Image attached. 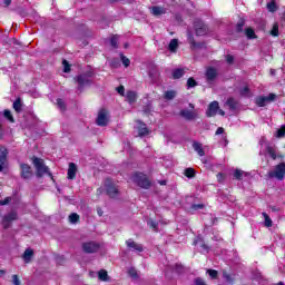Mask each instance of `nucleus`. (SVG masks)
I'll use <instances>...</instances> for the list:
<instances>
[{
	"instance_id": "nucleus-1",
	"label": "nucleus",
	"mask_w": 285,
	"mask_h": 285,
	"mask_svg": "<svg viewBox=\"0 0 285 285\" xmlns=\"http://www.w3.org/2000/svg\"><path fill=\"white\" fill-rule=\"evenodd\" d=\"M92 77H95V71H85L79 73L73 78V81L78 85V90L83 92L85 88H90L92 86Z\"/></svg>"
},
{
	"instance_id": "nucleus-2",
	"label": "nucleus",
	"mask_w": 285,
	"mask_h": 285,
	"mask_svg": "<svg viewBox=\"0 0 285 285\" xmlns=\"http://www.w3.org/2000/svg\"><path fill=\"white\" fill-rule=\"evenodd\" d=\"M31 161L36 168L37 177H43V175H48L52 179V173H50V168H48V166H46V163L43 161V159H41L37 156H33L31 158Z\"/></svg>"
},
{
	"instance_id": "nucleus-3",
	"label": "nucleus",
	"mask_w": 285,
	"mask_h": 285,
	"mask_svg": "<svg viewBox=\"0 0 285 285\" xmlns=\"http://www.w3.org/2000/svg\"><path fill=\"white\" fill-rule=\"evenodd\" d=\"M132 181L144 190H148L150 186H153V183H150V179L148 178V176L141 171H136L132 175Z\"/></svg>"
},
{
	"instance_id": "nucleus-4",
	"label": "nucleus",
	"mask_w": 285,
	"mask_h": 285,
	"mask_svg": "<svg viewBox=\"0 0 285 285\" xmlns=\"http://www.w3.org/2000/svg\"><path fill=\"white\" fill-rule=\"evenodd\" d=\"M105 190L106 195H108L110 199H117V197H119V186L115 184V180H112V178L105 179Z\"/></svg>"
},
{
	"instance_id": "nucleus-5",
	"label": "nucleus",
	"mask_w": 285,
	"mask_h": 285,
	"mask_svg": "<svg viewBox=\"0 0 285 285\" xmlns=\"http://www.w3.org/2000/svg\"><path fill=\"white\" fill-rule=\"evenodd\" d=\"M81 248L87 255H95V253L101 250V244L95 240H88L82 243Z\"/></svg>"
},
{
	"instance_id": "nucleus-6",
	"label": "nucleus",
	"mask_w": 285,
	"mask_h": 285,
	"mask_svg": "<svg viewBox=\"0 0 285 285\" xmlns=\"http://www.w3.org/2000/svg\"><path fill=\"white\" fill-rule=\"evenodd\" d=\"M268 177H271V179L275 178L278 179V181H284L285 163H279L278 165H276L275 169L268 173Z\"/></svg>"
},
{
	"instance_id": "nucleus-7",
	"label": "nucleus",
	"mask_w": 285,
	"mask_h": 285,
	"mask_svg": "<svg viewBox=\"0 0 285 285\" xmlns=\"http://www.w3.org/2000/svg\"><path fill=\"white\" fill-rule=\"evenodd\" d=\"M275 99H277V95L269 94L268 96L256 97L255 104L258 108H264L267 104H271V101H275Z\"/></svg>"
},
{
	"instance_id": "nucleus-8",
	"label": "nucleus",
	"mask_w": 285,
	"mask_h": 285,
	"mask_svg": "<svg viewBox=\"0 0 285 285\" xmlns=\"http://www.w3.org/2000/svg\"><path fill=\"white\" fill-rule=\"evenodd\" d=\"M194 28L197 37H205V35H208V24L204 23L202 20H195Z\"/></svg>"
},
{
	"instance_id": "nucleus-9",
	"label": "nucleus",
	"mask_w": 285,
	"mask_h": 285,
	"mask_svg": "<svg viewBox=\"0 0 285 285\" xmlns=\"http://www.w3.org/2000/svg\"><path fill=\"white\" fill-rule=\"evenodd\" d=\"M19 219V215L17 212H11L8 215L2 217V226L6 230L12 226V222H17Z\"/></svg>"
},
{
	"instance_id": "nucleus-10",
	"label": "nucleus",
	"mask_w": 285,
	"mask_h": 285,
	"mask_svg": "<svg viewBox=\"0 0 285 285\" xmlns=\"http://www.w3.org/2000/svg\"><path fill=\"white\" fill-rule=\"evenodd\" d=\"M8 148L6 146H0V173H3L8 168Z\"/></svg>"
},
{
	"instance_id": "nucleus-11",
	"label": "nucleus",
	"mask_w": 285,
	"mask_h": 285,
	"mask_svg": "<svg viewBox=\"0 0 285 285\" xmlns=\"http://www.w3.org/2000/svg\"><path fill=\"white\" fill-rule=\"evenodd\" d=\"M96 124H97V126H100L102 128L108 126V110L106 108H101L98 111V117L96 119Z\"/></svg>"
},
{
	"instance_id": "nucleus-12",
	"label": "nucleus",
	"mask_w": 285,
	"mask_h": 285,
	"mask_svg": "<svg viewBox=\"0 0 285 285\" xmlns=\"http://www.w3.org/2000/svg\"><path fill=\"white\" fill-rule=\"evenodd\" d=\"M20 169H21L20 170V177L22 179H26V180L32 179L33 173H32V167L30 165H28L26 163H21L20 164Z\"/></svg>"
},
{
	"instance_id": "nucleus-13",
	"label": "nucleus",
	"mask_w": 285,
	"mask_h": 285,
	"mask_svg": "<svg viewBox=\"0 0 285 285\" xmlns=\"http://www.w3.org/2000/svg\"><path fill=\"white\" fill-rule=\"evenodd\" d=\"M218 110H219V101L217 100L212 101L207 107L206 117L208 118L215 117Z\"/></svg>"
},
{
	"instance_id": "nucleus-14",
	"label": "nucleus",
	"mask_w": 285,
	"mask_h": 285,
	"mask_svg": "<svg viewBox=\"0 0 285 285\" xmlns=\"http://www.w3.org/2000/svg\"><path fill=\"white\" fill-rule=\"evenodd\" d=\"M219 73L217 72V69L215 67H207L205 71V77L208 81V83H213V81H216Z\"/></svg>"
},
{
	"instance_id": "nucleus-15",
	"label": "nucleus",
	"mask_w": 285,
	"mask_h": 285,
	"mask_svg": "<svg viewBox=\"0 0 285 285\" xmlns=\"http://www.w3.org/2000/svg\"><path fill=\"white\" fill-rule=\"evenodd\" d=\"M126 245L128 248H132V250H136L137 253H144V245L134 242L132 238L126 240Z\"/></svg>"
},
{
	"instance_id": "nucleus-16",
	"label": "nucleus",
	"mask_w": 285,
	"mask_h": 285,
	"mask_svg": "<svg viewBox=\"0 0 285 285\" xmlns=\"http://www.w3.org/2000/svg\"><path fill=\"white\" fill-rule=\"evenodd\" d=\"M179 115L187 121H193V119H197V112L190 111L188 109L180 110Z\"/></svg>"
},
{
	"instance_id": "nucleus-17",
	"label": "nucleus",
	"mask_w": 285,
	"mask_h": 285,
	"mask_svg": "<svg viewBox=\"0 0 285 285\" xmlns=\"http://www.w3.org/2000/svg\"><path fill=\"white\" fill-rule=\"evenodd\" d=\"M188 41L191 50H197V48H205L206 42H197L193 35L188 36Z\"/></svg>"
},
{
	"instance_id": "nucleus-18",
	"label": "nucleus",
	"mask_w": 285,
	"mask_h": 285,
	"mask_svg": "<svg viewBox=\"0 0 285 285\" xmlns=\"http://www.w3.org/2000/svg\"><path fill=\"white\" fill-rule=\"evenodd\" d=\"M68 179H77V164L70 163L67 171Z\"/></svg>"
},
{
	"instance_id": "nucleus-19",
	"label": "nucleus",
	"mask_w": 285,
	"mask_h": 285,
	"mask_svg": "<svg viewBox=\"0 0 285 285\" xmlns=\"http://www.w3.org/2000/svg\"><path fill=\"white\" fill-rule=\"evenodd\" d=\"M32 257H35V250H32V248H27L22 255V259L26 264H30V262H32Z\"/></svg>"
},
{
	"instance_id": "nucleus-20",
	"label": "nucleus",
	"mask_w": 285,
	"mask_h": 285,
	"mask_svg": "<svg viewBox=\"0 0 285 285\" xmlns=\"http://www.w3.org/2000/svg\"><path fill=\"white\" fill-rule=\"evenodd\" d=\"M193 148L198 154L199 157H204L206 155V151H204V147L202 146L200 142L194 141Z\"/></svg>"
},
{
	"instance_id": "nucleus-21",
	"label": "nucleus",
	"mask_w": 285,
	"mask_h": 285,
	"mask_svg": "<svg viewBox=\"0 0 285 285\" xmlns=\"http://www.w3.org/2000/svg\"><path fill=\"white\" fill-rule=\"evenodd\" d=\"M139 137H146V135H150V130L146 127L145 122L140 121V126L138 127Z\"/></svg>"
},
{
	"instance_id": "nucleus-22",
	"label": "nucleus",
	"mask_w": 285,
	"mask_h": 285,
	"mask_svg": "<svg viewBox=\"0 0 285 285\" xmlns=\"http://www.w3.org/2000/svg\"><path fill=\"white\" fill-rule=\"evenodd\" d=\"M226 106H228L229 110H237V106H239V102H237V100H235V98L229 97L226 102Z\"/></svg>"
},
{
	"instance_id": "nucleus-23",
	"label": "nucleus",
	"mask_w": 285,
	"mask_h": 285,
	"mask_svg": "<svg viewBox=\"0 0 285 285\" xmlns=\"http://www.w3.org/2000/svg\"><path fill=\"white\" fill-rule=\"evenodd\" d=\"M184 175L187 177V179H194V177L197 175V171H195V168L188 167L184 170Z\"/></svg>"
},
{
	"instance_id": "nucleus-24",
	"label": "nucleus",
	"mask_w": 285,
	"mask_h": 285,
	"mask_svg": "<svg viewBox=\"0 0 285 285\" xmlns=\"http://www.w3.org/2000/svg\"><path fill=\"white\" fill-rule=\"evenodd\" d=\"M186 75L183 68H177L173 70V79H181Z\"/></svg>"
},
{
	"instance_id": "nucleus-25",
	"label": "nucleus",
	"mask_w": 285,
	"mask_h": 285,
	"mask_svg": "<svg viewBox=\"0 0 285 285\" xmlns=\"http://www.w3.org/2000/svg\"><path fill=\"white\" fill-rule=\"evenodd\" d=\"M151 13L154 14V17H161V14H166V9H164L163 7H153Z\"/></svg>"
},
{
	"instance_id": "nucleus-26",
	"label": "nucleus",
	"mask_w": 285,
	"mask_h": 285,
	"mask_svg": "<svg viewBox=\"0 0 285 285\" xmlns=\"http://www.w3.org/2000/svg\"><path fill=\"white\" fill-rule=\"evenodd\" d=\"M126 99H127L128 104H135L137 101V92L127 91Z\"/></svg>"
},
{
	"instance_id": "nucleus-27",
	"label": "nucleus",
	"mask_w": 285,
	"mask_h": 285,
	"mask_svg": "<svg viewBox=\"0 0 285 285\" xmlns=\"http://www.w3.org/2000/svg\"><path fill=\"white\" fill-rule=\"evenodd\" d=\"M177 97V91L175 90H167L164 94V99H167V101H173Z\"/></svg>"
},
{
	"instance_id": "nucleus-28",
	"label": "nucleus",
	"mask_w": 285,
	"mask_h": 285,
	"mask_svg": "<svg viewBox=\"0 0 285 285\" xmlns=\"http://www.w3.org/2000/svg\"><path fill=\"white\" fill-rule=\"evenodd\" d=\"M177 48H179V41L177 39H171L168 46L170 52H176Z\"/></svg>"
},
{
	"instance_id": "nucleus-29",
	"label": "nucleus",
	"mask_w": 285,
	"mask_h": 285,
	"mask_svg": "<svg viewBox=\"0 0 285 285\" xmlns=\"http://www.w3.org/2000/svg\"><path fill=\"white\" fill-rule=\"evenodd\" d=\"M245 35H246L247 39H257V35H255L254 28H250V27L246 28Z\"/></svg>"
},
{
	"instance_id": "nucleus-30",
	"label": "nucleus",
	"mask_w": 285,
	"mask_h": 285,
	"mask_svg": "<svg viewBox=\"0 0 285 285\" xmlns=\"http://www.w3.org/2000/svg\"><path fill=\"white\" fill-rule=\"evenodd\" d=\"M22 108H23V104H21V98H17L13 102V110L16 112H21Z\"/></svg>"
},
{
	"instance_id": "nucleus-31",
	"label": "nucleus",
	"mask_w": 285,
	"mask_h": 285,
	"mask_svg": "<svg viewBox=\"0 0 285 285\" xmlns=\"http://www.w3.org/2000/svg\"><path fill=\"white\" fill-rule=\"evenodd\" d=\"M98 279H100V282H108V272L106 269H100L98 272Z\"/></svg>"
},
{
	"instance_id": "nucleus-32",
	"label": "nucleus",
	"mask_w": 285,
	"mask_h": 285,
	"mask_svg": "<svg viewBox=\"0 0 285 285\" xmlns=\"http://www.w3.org/2000/svg\"><path fill=\"white\" fill-rule=\"evenodd\" d=\"M244 26H246V20H244V18H240L236 23V32H244Z\"/></svg>"
},
{
	"instance_id": "nucleus-33",
	"label": "nucleus",
	"mask_w": 285,
	"mask_h": 285,
	"mask_svg": "<svg viewBox=\"0 0 285 285\" xmlns=\"http://www.w3.org/2000/svg\"><path fill=\"white\" fill-rule=\"evenodd\" d=\"M196 86H198V82L194 77L187 79V90H190V88H196Z\"/></svg>"
},
{
	"instance_id": "nucleus-34",
	"label": "nucleus",
	"mask_w": 285,
	"mask_h": 285,
	"mask_svg": "<svg viewBox=\"0 0 285 285\" xmlns=\"http://www.w3.org/2000/svg\"><path fill=\"white\" fill-rule=\"evenodd\" d=\"M269 35H272V37H279V24L274 23Z\"/></svg>"
},
{
	"instance_id": "nucleus-35",
	"label": "nucleus",
	"mask_w": 285,
	"mask_h": 285,
	"mask_svg": "<svg viewBox=\"0 0 285 285\" xmlns=\"http://www.w3.org/2000/svg\"><path fill=\"white\" fill-rule=\"evenodd\" d=\"M234 178L237 179V181H242V179L244 178V170L235 169L234 170Z\"/></svg>"
},
{
	"instance_id": "nucleus-36",
	"label": "nucleus",
	"mask_w": 285,
	"mask_h": 285,
	"mask_svg": "<svg viewBox=\"0 0 285 285\" xmlns=\"http://www.w3.org/2000/svg\"><path fill=\"white\" fill-rule=\"evenodd\" d=\"M4 118L8 119L11 124H14V117L12 116V111L10 109H6L3 111Z\"/></svg>"
},
{
	"instance_id": "nucleus-37",
	"label": "nucleus",
	"mask_w": 285,
	"mask_h": 285,
	"mask_svg": "<svg viewBox=\"0 0 285 285\" xmlns=\"http://www.w3.org/2000/svg\"><path fill=\"white\" fill-rule=\"evenodd\" d=\"M149 228H153V230H155V233H157L158 228H159V223L155 222L154 219H149L147 222Z\"/></svg>"
},
{
	"instance_id": "nucleus-38",
	"label": "nucleus",
	"mask_w": 285,
	"mask_h": 285,
	"mask_svg": "<svg viewBox=\"0 0 285 285\" xmlns=\"http://www.w3.org/2000/svg\"><path fill=\"white\" fill-rule=\"evenodd\" d=\"M118 42H119V36H112L110 38V46H111V48H115V49L119 48Z\"/></svg>"
},
{
	"instance_id": "nucleus-39",
	"label": "nucleus",
	"mask_w": 285,
	"mask_h": 285,
	"mask_svg": "<svg viewBox=\"0 0 285 285\" xmlns=\"http://www.w3.org/2000/svg\"><path fill=\"white\" fill-rule=\"evenodd\" d=\"M263 217L265 219L266 228H271L273 226V219H271V216H268L266 213H263Z\"/></svg>"
},
{
	"instance_id": "nucleus-40",
	"label": "nucleus",
	"mask_w": 285,
	"mask_h": 285,
	"mask_svg": "<svg viewBox=\"0 0 285 285\" xmlns=\"http://www.w3.org/2000/svg\"><path fill=\"white\" fill-rule=\"evenodd\" d=\"M275 137L277 139H282V137H285V124L279 129H277Z\"/></svg>"
},
{
	"instance_id": "nucleus-41",
	"label": "nucleus",
	"mask_w": 285,
	"mask_h": 285,
	"mask_svg": "<svg viewBox=\"0 0 285 285\" xmlns=\"http://www.w3.org/2000/svg\"><path fill=\"white\" fill-rule=\"evenodd\" d=\"M80 217L79 214L72 213L69 215V222L70 224H77L79 222Z\"/></svg>"
},
{
	"instance_id": "nucleus-42",
	"label": "nucleus",
	"mask_w": 285,
	"mask_h": 285,
	"mask_svg": "<svg viewBox=\"0 0 285 285\" xmlns=\"http://www.w3.org/2000/svg\"><path fill=\"white\" fill-rule=\"evenodd\" d=\"M240 97H250V88L248 86H245L239 91Z\"/></svg>"
},
{
	"instance_id": "nucleus-43",
	"label": "nucleus",
	"mask_w": 285,
	"mask_h": 285,
	"mask_svg": "<svg viewBox=\"0 0 285 285\" xmlns=\"http://www.w3.org/2000/svg\"><path fill=\"white\" fill-rule=\"evenodd\" d=\"M128 275L132 277V279H139V274L135 267H130L128 269Z\"/></svg>"
},
{
	"instance_id": "nucleus-44",
	"label": "nucleus",
	"mask_w": 285,
	"mask_h": 285,
	"mask_svg": "<svg viewBox=\"0 0 285 285\" xmlns=\"http://www.w3.org/2000/svg\"><path fill=\"white\" fill-rule=\"evenodd\" d=\"M223 277L229 284H233L235 282V278L233 277V275L228 274V272H226V271L223 272Z\"/></svg>"
},
{
	"instance_id": "nucleus-45",
	"label": "nucleus",
	"mask_w": 285,
	"mask_h": 285,
	"mask_svg": "<svg viewBox=\"0 0 285 285\" xmlns=\"http://www.w3.org/2000/svg\"><path fill=\"white\" fill-rule=\"evenodd\" d=\"M207 275H209L212 279H217V277H219V272L216 269H207Z\"/></svg>"
},
{
	"instance_id": "nucleus-46",
	"label": "nucleus",
	"mask_w": 285,
	"mask_h": 285,
	"mask_svg": "<svg viewBox=\"0 0 285 285\" xmlns=\"http://www.w3.org/2000/svg\"><path fill=\"white\" fill-rule=\"evenodd\" d=\"M120 61H122V66H125V68L130 66V59H128L124 53H120Z\"/></svg>"
},
{
	"instance_id": "nucleus-47",
	"label": "nucleus",
	"mask_w": 285,
	"mask_h": 285,
	"mask_svg": "<svg viewBox=\"0 0 285 285\" xmlns=\"http://www.w3.org/2000/svg\"><path fill=\"white\" fill-rule=\"evenodd\" d=\"M266 150L269 157H272L273 159H277V154L275 153V149L272 146H267Z\"/></svg>"
},
{
	"instance_id": "nucleus-48",
	"label": "nucleus",
	"mask_w": 285,
	"mask_h": 285,
	"mask_svg": "<svg viewBox=\"0 0 285 285\" xmlns=\"http://www.w3.org/2000/svg\"><path fill=\"white\" fill-rule=\"evenodd\" d=\"M267 9L269 10V12H275L277 10V2H275V1L268 2Z\"/></svg>"
},
{
	"instance_id": "nucleus-49",
	"label": "nucleus",
	"mask_w": 285,
	"mask_h": 285,
	"mask_svg": "<svg viewBox=\"0 0 285 285\" xmlns=\"http://www.w3.org/2000/svg\"><path fill=\"white\" fill-rule=\"evenodd\" d=\"M57 105L60 108V110H66V102L63 101V99L58 98L57 99Z\"/></svg>"
},
{
	"instance_id": "nucleus-50",
	"label": "nucleus",
	"mask_w": 285,
	"mask_h": 285,
	"mask_svg": "<svg viewBox=\"0 0 285 285\" xmlns=\"http://www.w3.org/2000/svg\"><path fill=\"white\" fill-rule=\"evenodd\" d=\"M116 90H117L118 95H120L121 97H125V95H126V88H125L122 85H120L119 87H117Z\"/></svg>"
},
{
	"instance_id": "nucleus-51",
	"label": "nucleus",
	"mask_w": 285,
	"mask_h": 285,
	"mask_svg": "<svg viewBox=\"0 0 285 285\" xmlns=\"http://www.w3.org/2000/svg\"><path fill=\"white\" fill-rule=\"evenodd\" d=\"M225 59L229 66H233V63H235V57L233 55H227Z\"/></svg>"
},
{
	"instance_id": "nucleus-52",
	"label": "nucleus",
	"mask_w": 285,
	"mask_h": 285,
	"mask_svg": "<svg viewBox=\"0 0 285 285\" xmlns=\"http://www.w3.org/2000/svg\"><path fill=\"white\" fill-rule=\"evenodd\" d=\"M175 271L176 273H184V265H181V263H176Z\"/></svg>"
},
{
	"instance_id": "nucleus-53",
	"label": "nucleus",
	"mask_w": 285,
	"mask_h": 285,
	"mask_svg": "<svg viewBox=\"0 0 285 285\" xmlns=\"http://www.w3.org/2000/svg\"><path fill=\"white\" fill-rule=\"evenodd\" d=\"M193 210H204L205 205L204 204H194L191 205Z\"/></svg>"
},
{
	"instance_id": "nucleus-54",
	"label": "nucleus",
	"mask_w": 285,
	"mask_h": 285,
	"mask_svg": "<svg viewBox=\"0 0 285 285\" xmlns=\"http://www.w3.org/2000/svg\"><path fill=\"white\" fill-rule=\"evenodd\" d=\"M62 65H63V72H70V63L68 62V60H63Z\"/></svg>"
},
{
	"instance_id": "nucleus-55",
	"label": "nucleus",
	"mask_w": 285,
	"mask_h": 285,
	"mask_svg": "<svg viewBox=\"0 0 285 285\" xmlns=\"http://www.w3.org/2000/svg\"><path fill=\"white\" fill-rule=\"evenodd\" d=\"M12 284L13 285H21V281L19 279V275H12Z\"/></svg>"
},
{
	"instance_id": "nucleus-56",
	"label": "nucleus",
	"mask_w": 285,
	"mask_h": 285,
	"mask_svg": "<svg viewBox=\"0 0 285 285\" xmlns=\"http://www.w3.org/2000/svg\"><path fill=\"white\" fill-rule=\"evenodd\" d=\"M121 66V62H119V59H112L111 60V68H119Z\"/></svg>"
},
{
	"instance_id": "nucleus-57",
	"label": "nucleus",
	"mask_w": 285,
	"mask_h": 285,
	"mask_svg": "<svg viewBox=\"0 0 285 285\" xmlns=\"http://www.w3.org/2000/svg\"><path fill=\"white\" fill-rule=\"evenodd\" d=\"M217 179H218L219 184H222V181H224V179H226V175H224L223 173H218Z\"/></svg>"
},
{
	"instance_id": "nucleus-58",
	"label": "nucleus",
	"mask_w": 285,
	"mask_h": 285,
	"mask_svg": "<svg viewBox=\"0 0 285 285\" xmlns=\"http://www.w3.org/2000/svg\"><path fill=\"white\" fill-rule=\"evenodd\" d=\"M224 127H218L217 130L215 131V135H224Z\"/></svg>"
},
{
	"instance_id": "nucleus-59",
	"label": "nucleus",
	"mask_w": 285,
	"mask_h": 285,
	"mask_svg": "<svg viewBox=\"0 0 285 285\" xmlns=\"http://www.w3.org/2000/svg\"><path fill=\"white\" fill-rule=\"evenodd\" d=\"M200 248H204V250H210V246H208L206 243L200 244Z\"/></svg>"
},
{
	"instance_id": "nucleus-60",
	"label": "nucleus",
	"mask_w": 285,
	"mask_h": 285,
	"mask_svg": "<svg viewBox=\"0 0 285 285\" xmlns=\"http://www.w3.org/2000/svg\"><path fill=\"white\" fill-rule=\"evenodd\" d=\"M218 115H220V117H226V111H224V109H218Z\"/></svg>"
},
{
	"instance_id": "nucleus-61",
	"label": "nucleus",
	"mask_w": 285,
	"mask_h": 285,
	"mask_svg": "<svg viewBox=\"0 0 285 285\" xmlns=\"http://www.w3.org/2000/svg\"><path fill=\"white\" fill-rule=\"evenodd\" d=\"M3 3L8 8V6H10V3H12V0H3Z\"/></svg>"
},
{
	"instance_id": "nucleus-62",
	"label": "nucleus",
	"mask_w": 285,
	"mask_h": 285,
	"mask_svg": "<svg viewBox=\"0 0 285 285\" xmlns=\"http://www.w3.org/2000/svg\"><path fill=\"white\" fill-rule=\"evenodd\" d=\"M6 275V269H0V277H3Z\"/></svg>"
},
{
	"instance_id": "nucleus-63",
	"label": "nucleus",
	"mask_w": 285,
	"mask_h": 285,
	"mask_svg": "<svg viewBox=\"0 0 285 285\" xmlns=\"http://www.w3.org/2000/svg\"><path fill=\"white\" fill-rule=\"evenodd\" d=\"M159 184L160 186H166V180H160Z\"/></svg>"
},
{
	"instance_id": "nucleus-64",
	"label": "nucleus",
	"mask_w": 285,
	"mask_h": 285,
	"mask_svg": "<svg viewBox=\"0 0 285 285\" xmlns=\"http://www.w3.org/2000/svg\"><path fill=\"white\" fill-rule=\"evenodd\" d=\"M189 108H191V110H195V105L189 104Z\"/></svg>"
}]
</instances>
